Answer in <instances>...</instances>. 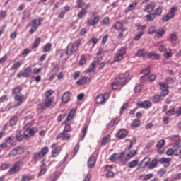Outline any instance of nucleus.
<instances>
[{
  "instance_id": "f257e3e1",
  "label": "nucleus",
  "mask_w": 181,
  "mask_h": 181,
  "mask_svg": "<svg viewBox=\"0 0 181 181\" xmlns=\"http://www.w3.org/2000/svg\"><path fill=\"white\" fill-rule=\"evenodd\" d=\"M25 127L27 129L23 132L25 139H29V138H32V136H35V134L38 131L37 127L30 128V127H32V124L30 123H28L25 125Z\"/></svg>"
},
{
  "instance_id": "f03ea898",
  "label": "nucleus",
  "mask_w": 181,
  "mask_h": 181,
  "mask_svg": "<svg viewBox=\"0 0 181 181\" xmlns=\"http://www.w3.org/2000/svg\"><path fill=\"white\" fill-rule=\"evenodd\" d=\"M42 18H38V19H33L29 23L28 26H31V28L30 29V33L32 35L33 33H35L37 30V28L40 26L42 24Z\"/></svg>"
},
{
  "instance_id": "7ed1b4c3",
  "label": "nucleus",
  "mask_w": 181,
  "mask_h": 181,
  "mask_svg": "<svg viewBox=\"0 0 181 181\" xmlns=\"http://www.w3.org/2000/svg\"><path fill=\"white\" fill-rule=\"evenodd\" d=\"M177 12V7L174 6L170 9L168 13L162 17L163 22H168V21H170V19H173L175 18V14Z\"/></svg>"
},
{
  "instance_id": "20e7f679",
  "label": "nucleus",
  "mask_w": 181,
  "mask_h": 181,
  "mask_svg": "<svg viewBox=\"0 0 181 181\" xmlns=\"http://www.w3.org/2000/svg\"><path fill=\"white\" fill-rule=\"evenodd\" d=\"M108 98H110V93H106L104 94H100L96 97L95 103L96 104H99L100 105H104V104L107 103Z\"/></svg>"
},
{
  "instance_id": "39448f33",
  "label": "nucleus",
  "mask_w": 181,
  "mask_h": 181,
  "mask_svg": "<svg viewBox=\"0 0 181 181\" xmlns=\"http://www.w3.org/2000/svg\"><path fill=\"white\" fill-rule=\"evenodd\" d=\"M22 160L16 162L13 166L8 170L9 175H16L19 170H21V165H22Z\"/></svg>"
},
{
  "instance_id": "423d86ee",
  "label": "nucleus",
  "mask_w": 181,
  "mask_h": 181,
  "mask_svg": "<svg viewBox=\"0 0 181 181\" xmlns=\"http://www.w3.org/2000/svg\"><path fill=\"white\" fill-rule=\"evenodd\" d=\"M127 53V48L122 47L118 49L117 55L114 58L115 62H120V60L124 59V56Z\"/></svg>"
},
{
  "instance_id": "0eeeda50",
  "label": "nucleus",
  "mask_w": 181,
  "mask_h": 181,
  "mask_svg": "<svg viewBox=\"0 0 181 181\" xmlns=\"http://www.w3.org/2000/svg\"><path fill=\"white\" fill-rule=\"evenodd\" d=\"M51 148L53 149L52 151V158H57L62 152V146H57V144L54 143L52 144Z\"/></svg>"
},
{
  "instance_id": "6e6552de",
  "label": "nucleus",
  "mask_w": 181,
  "mask_h": 181,
  "mask_svg": "<svg viewBox=\"0 0 181 181\" xmlns=\"http://www.w3.org/2000/svg\"><path fill=\"white\" fill-rule=\"evenodd\" d=\"M30 74H32V68H30V66H28L25 69H24L23 71H21L18 74H17V77H18V78H21V77H30Z\"/></svg>"
},
{
  "instance_id": "1a4fd4ad",
  "label": "nucleus",
  "mask_w": 181,
  "mask_h": 181,
  "mask_svg": "<svg viewBox=\"0 0 181 181\" xmlns=\"http://www.w3.org/2000/svg\"><path fill=\"white\" fill-rule=\"evenodd\" d=\"M47 153H49V147L45 146V147H43L41 149V151H39L38 153H35L33 156V158L36 159V158H37L38 156L40 159H43V158H45V156H46Z\"/></svg>"
},
{
  "instance_id": "9d476101",
  "label": "nucleus",
  "mask_w": 181,
  "mask_h": 181,
  "mask_svg": "<svg viewBox=\"0 0 181 181\" xmlns=\"http://www.w3.org/2000/svg\"><path fill=\"white\" fill-rule=\"evenodd\" d=\"M100 16L97 15L94 17H90L87 20V24L90 25V26H95L100 22Z\"/></svg>"
},
{
  "instance_id": "9b49d317",
  "label": "nucleus",
  "mask_w": 181,
  "mask_h": 181,
  "mask_svg": "<svg viewBox=\"0 0 181 181\" xmlns=\"http://www.w3.org/2000/svg\"><path fill=\"white\" fill-rule=\"evenodd\" d=\"M152 107V103L149 100H145L144 102L137 103V108H144V110H148Z\"/></svg>"
},
{
  "instance_id": "f8f14e48",
  "label": "nucleus",
  "mask_w": 181,
  "mask_h": 181,
  "mask_svg": "<svg viewBox=\"0 0 181 181\" xmlns=\"http://www.w3.org/2000/svg\"><path fill=\"white\" fill-rule=\"evenodd\" d=\"M23 152H25L23 147L18 146L11 150L8 154V156H16V155H21L23 153Z\"/></svg>"
},
{
  "instance_id": "ddd939ff",
  "label": "nucleus",
  "mask_w": 181,
  "mask_h": 181,
  "mask_svg": "<svg viewBox=\"0 0 181 181\" xmlns=\"http://www.w3.org/2000/svg\"><path fill=\"white\" fill-rule=\"evenodd\" d=\"M112 28V29H115V30H121V32H126V30H128V28L124 27V24L119 21L115 23Z\"/></svg>"
},
{
  "instance_id": "4468645a",
  "label": "nucleus",
  "mask_w": 181,
  "mask_h": 181,
  "mask_svg": "<svg viewBox=\"0 0 181 181\" xmlns=\"http://www.w3.org/2000/svg\"><path fill=\"white\" fill-rule=\"evenodd\" d=\"M74 52H78L77 49L72 42L69 43L66 47V56H72Z\"/></svg>"
},
{
  "instance_id": "2eb2a0df",
  "label": "nucleus",
  "mask_w": 181,
  "mask_h": 181,
  "mask_svg": "<svg viewBox=\"0 0 181 181\" xmlns=\"http://www.w3.org/2000/svg\"><path fill=\"white\" fill-rule=\"evenodd\" d=\"M44 105L45 106V108H53V107L56 105L54 98H45L44 100Z\"/></svg>"
},
{
  "instance_id": "dca6fc26",
  "label": "nucleus",
  "mask_w": 181,
  "mask_h": 181,
  "mask_svg": "<svg viewBox=\"0 0 181 181\" xmlns=\"http://www.w3.org/2000/svg\"><path fill=\"white\" fill-rule=\"evenodd\" d=\"M70 138H71V134H70V133L62 132L57 136L56 139H62V141H68V139H70Z\"/></svg>"
},
{
  "instance_id": "f3484780",
  "label": "nucleus",
  "mask_w": 181,
  "mask_h": 181,
  "mask_svg": "<svg viewBox=\"0 0 181 181\" xmlns=\"http://www.w3.org/2000/svg\"><path fill=\"white\" fill-rule=\"evenodd\" d=\"M15 101H17V106H21V104H23L25 101H26V98L25 96H23L22 95H16L14 96Z\"/></svg>"
},
{
  "instance_id": "a211bd4d",
  "label": "nucleus",
  "mask_w": 181,
  "mask_h": 181,
  "mask_svg": "<svg viewBox=\"0 0 181 181\" xmlns=\"http://www.w3.org/2000/svg\"><path fill=\"white\" fill-rule=\"evenodd\" d=\"M151 163V158L148 157H146L144 158L141 162H140V168H141V169H145V168H146V166H149V164Z\"/></svg>"
},
{
  "instance_id": "6ab92c4d",
  "label": "nucleus",
  "mask_w": 181,
  "mask_h": 181,
  "mask_svg": "<svg viewBox=\"0 0 181 181\" xmlns=\"http://www.w3.org/2000/svg\"><path fill=\"white\" fill-rule=\"evenodd\" d=\"M70 95H71L70 91L64 93L62 97V103H63V104H67V103L70 101Z\"/></svg>"
},
{
  "instance_id": "aec40b11",
  "label": "nucleus",
  "mask_w": 181,
  "mask_h": 181,
  "mask_svg": "<svg viewBox=\"0 0 181 181\" xmlns=\"http://www.w3.org/2000/svg\"><path fill=\"white\" fill-rule=\"evenodd\" d=\"M159 163H163L165 168H168V166H170V162H172V158H161L158 160Z\"/></svg>"
},
{
  "instance_id": "412c9836",
  "label": "nucleus",
  "mask_w": 181,
  "mask_h": 181,
  "mask_svg": "<svg viewBox=\"0 0 181 181\" xmlns=\"http://www.w3.org/2000/svg\"><path fill=\"white\" fill-rule=\"evenodd\" d=\"M88 82H90V78L87 76H83L81 79L76 81L77 86H86Z\"/></svg>"
},
{
  "instance_id": "4be33fe9",
  "label": "nucleus",
  "mask_w": 181,
  "mask_h": 181,
  "mask_svg": "<svg viewBox=\"0 0 181 181\" xmlns=\"http://www.w3.org/2000/svg\"><path fill=\"white\" fill-rule=\"evenodd\" d=\"M138 153L137 150H131L126 156H125V160L128 162L129 159L134 158Z\"/></svg>"
},
{
  "instance_id": "5701e85b",
  "label": "nucleus",
  "mask_w": 181,
  "mask_h": 181,
  "mask_svg": "<svg viewBox=\"0 0 181 181\" xmlns=\"http://www.w3.org/2000/svg\"><path fill=\"white\" fill-rule=\"evenodd\" d=\"M174 148V155L175 156H180L181 155V146L180 144L176 143L173 146Z\"/></svg>"
},
{
  "instance_id": "b1692460",
  "label": "nucleus",
  "mask_w": 181,
  "mask_h": 181,
  "mask_svg": "<svg viewBox=\"0 0 181 181\" xmlns=\"http://www.w3.org/2000/svg\"><path fill=\"white\" fill-rule=\"evenodd\" d=\"M147 57L148 59H153V60H159V58L160 57V56L155 52H147Z\"/></svg>"
},
{
  "instance_id": "393cba45",
  "label": "nucleus",
  "mask_w": 181,
  "mask_h": 181,
  "mask_svg": "<svg viewBox=\"0 0 181 181\" xmlns=\"http://www.w3.org/2000/svg\"><path fill=\"white\" fill-rule=\"evenodd\" d=\"M96 159L95 157L92 156L89 158V160H88V168H90V169H93V168H94V166H95V162H96Z\"/></svg>"
},
{
  "instance_id": "a878e982",
  "label": "nucleus",
  "mask_w": 181,
  "mask_h": 181,
  "mask_svg": "<svg viewBox=\"0 0 181 181\" xmlns=\"http://www.w3.org/2000/svg\"><path fill=\"white\" fill-rule=\"evenodd\" d=\"M87 129H88V126L85 125L81 130V141H84V138H86V135H87Z\"/></svg>"
},
{
  "instance_id": "bb28decb",
  "label": "nucleus",
  "mask_w": 181,
  "mask_h": 181,
  "mask_svg": "<svg viewBox=\"0 0 181 181\" xmlns=\"http://www.w3.org/2000/svg\"><path fill=\"white\" fill-rule=\"evenodd\" d=\"M129 76V71L125 72V74H120L118 78H116V80H123L124 83H127V77Z\"/></svg>"
},
{
  "instance_id": "cd10ccee",
  "label": "nucleus",
  "mask_w": 181,
  "mask_h": 181,
  "mask_svg": "<svg viewBox=\"0 0 181 181\" xmlns=\"http://www.w3.org/2000/svg\"><path fill=\"white\" fill-rule=\"evenodd\" d=\"M23 64V62L22 61H18L17 62H15L11 67V70H14L16 71Z\"/></svg>"
},
{
  "instance_id": "c85d7f7f",
  "label": "nucleus",
  "mask_w": 181,
  "mask_h": 181,
  "mask_svg": "<svg viewBox=\"0 0 181 181\" xmlns=\"http://www.w3.org/2000/svg\"><path fill=\"white\" fill-rule=\"evenodd\" d=\"M155 9V6L152 4H147L144 9V12H147L148 13H152Z\"/></svg>"
},
{
  "instance_id": "c756f323",
  "label": "nucleus",
  "mask_w": 181,
  "mask_h": 181,
  "mask_svg": "<svg viewBox=\"0 0 181 181\" xmlns=\"http://www.w3.org/2000/svg\"><path fill=\"white\" fill-rule=\"evenodd\" d=\"M166 33V30L163 28L158 29L156 32V36L158 38L160 39V37H163V35Z\"/></svg>"
},
{
  "instance_id": "7c9ffc66",
  "label": "nucleus",
  "mask_w": 181,
  "mask_h": 181,
  "mask_svg": "<svg viewBox=\"0 0 181 181\" xmlns=\"http://www.w3.org/2000/svg\"><path fill=\"white\" fill-rule=\"evenodd\" d=\"M22 92V88L21 86H16L13 88L11 93L13 95H18Z\"/></svg>"
},
{
  "instance_id": "2f4dec72",
  "label": "nucleus",
  "mask_w": 181,
  "mask_h": 181,
  "mask_svg": "<svg viewBox=\"0 0 181 181\" xmlns=\"http://www.w3.org/2000/svg\"><path fill=\"white\" fill-rule=\"evenodd\" d=\"M146 20L147 21V22H153V21H155V18H156V16H155V13H149L148 14L145 16Z\"/></svg>"
},
{
  "instance_id": "473e14b6",
  "label": "nucleus",
  "mask_w": 181,
  "mask_h": 181,
  "mask_svg": "<svg viewBox=\"0 0 181 181\" xmlns=\"http://www.w3.org/2000/svg\"><path fill=\"white\" fill-rule=\"evenodd\" d=\"M138 165H139V160H134L128 163V168H129L130 169H134V168H136Z\"/></svg>"
},
{
  "instance_id": "72a5a7b5",
  "label": "nucleus",
  "mask_w": 181,
  "mask_h": 181,
  "mask_svg": "<svg viewBox=\"0 0 181 181\" xmlns=\"http://www.w3.org/2000/svg\"><path fill=\"white\" fill-rule=\"evenodd\" d=\"M138 5V2L135 1L134 3L130 4L126 8V12H131V11H134L136 6Z\"/></svg>"
},
{
  "instance_id": "f704fd0d",
  "label": "nucleus",
  "mask_w": 181,
  "mask_h": 181,
  "mask_svg": "<svg viewBox=\"0 0 181 181\" xmlns=\"http://www.w3.org/2000/svg\"><path fill=\"white\" fill-rule=\"evenodd\" d=\"M141 73H143L144 74L141 78L142 80L144 78H145L151 74V66H148L146 69L141 70Z\"/></svg>"
},
{
  "instance_id": "c9c22d12",
  "label": "nucleus",
  "mask_w": 181,
  "mask_h": 181,
  "mask_svg": "<svg viewBox=\"0 0 181 181\" xmlns=\"http://www.w3.org/2000/svg\"><path fill=\"white\" fill-rule=\"evenodd\" d=\"M111 141V135L107 134L106 136L103 137V139L101 141V145L104 146V145H107L108 142Z\"/></svg>"
},
{
  "instance_id": "e433bc0d",
  "label": "nucleus",
  "mask_w": 181,
  "mask_h": 181,
  "mask_svg": "<svg viewBox=\"0 0 181 181\" xmlns=\"http://www.w3.org/2000/svg\"><path fill=\"white\" fill-rule=\"evenodd\" d=\"M127 136V132L125 129H120L117 133V137L119 139H122L123 138H125Z\"/></svg>"
},
{
  "instance_id": "4c0bfd02",
  "label": "nucleus",
  "mask_w": 181,
  "mask_h": 181,
  "mask_svg": "<svg viewBox=\"0 0 181 181\" xmlns=\"http://www.w3.org/2000/svg\"><path fill=\"white\" fill-rule=\"evenodd\" d=\"M158 86H160V90H168L169 88V85L165 82H158Z\"/></svg>"
},
{
  "instance_id": "58836bf2",
  "label": "nucleus",
  "mask_w": 181,
  "mask_h": 181,
  "mask_svg": "<svg viewBox=\"0 0 181 181\" xmlns=\"http://www.w3.org/2000/svg\"><path fill=\"white\" fill-rule=\"evenodd\" d=\"M136 56H138L139 57H147L148 52H145V49H139L136 53Z\"/></svg>"
},
{
  "instance_id": "ea45409f",
  "label": "nucleus",
  "mask_w": 181,
  "mask_h": 181,
  "mask_svg": "<svg viewBox=\"0 0 181 181\" xmlns=\"http://www.w3.org/2000/svg\"><path fill=\"white\" fill-rule=\"evenodd\" d=\"M74 114H76V110L72 109V110L69 112V115H68V116H67V117H66V121H71V119H73V118H74Z\"/></svg>"
},
{
  "instance_id": "a19ab883",
  "label": "nucleus",
  "mask_w": 181,
  "mask_h": 181,
  "mask_svg": "<svg viewBox=\"0 0 181 181\" xmlns=\"http://www.w3.org/2000/svg\"><path fill=\"white\" fill-rule=\"evenodd\" d=\"M151 100L154 104H158V103L162 100V96H160V95H156L152 97Z\"/></svg>"
},
{
  "instance_id": "79ce46f5",
  "label": "nucleus",
  "mask_w": 181,
  "mask_h": 181,
  "mask_svg": "<svg viewBox=\"0 0 181 181\" xmlns=\"http://www.w3.org/2000/svg\"><path fill=\"white\" fill-rule=\"evenodd\" d=\"M156 166H158V160L153 159L148 165V169H154Z\"/></svg>"
},
{
  "instance_id": "37998d69",
  "label": "nucleus",
  "mask_w": 181,
  "mask_h": 181,
  "mask_svg": "<svg viewBox=\"0 0 181 181\" xmlns=\"http://www.w3.org/2000/svg\"><path fill=\"white\" fill-rule=\"evenodd\" d=\"M165 139H161L158 141L156 146L158 149H160L163 148V146H165Z\"/></svg>"
},
{
  "instance_id": "c03bdc74",
  "label": "nucleus",
  "mask_w": 181,
  "mask_h": 181,
  "mask_svg": "<svg viewBox=\"0 0 181 181\" xmlns=\"http://www.w3.org/2000/svg\"><path fill=\"white\" fill-rule=\"evenodd\" d=\"M86 13H87V11L86 10V8H81V10L78 13V18L79 19H83V18H84V16L86 15Z\"/></svg>"
},
{
  "instance_id": "a18cd8bd",
  "label": "nucleus",
  "mask_w": 181,
  "mask_h": 181,
  "mask_svg": "<svg viewBox=\"0 0 181 181\" xmlns=\"http://www.w3.org/2000/svg\"><path fill=\"white\" fill-rule=\"evenodd\" d=\"M141 125V120L134 119L131 124L132 128H138Z\"/></svg>"
},
{
  "instance_id": "49530a36",
  "label": "nucleus",
  "mask_w": 181,
  "mask_h": 181,
  "mask_svg": "<svg viewBox=\"0 0 181 181\" xmlns=\"http://www.w3.org/2000/svg\"><path fill=\"white\" fill-rule=\"evenodd\" d=\"M40 45V38L37 37L35 40V42L33 43L32 46V49H37L39 47V45Z\"/></svg>"
},
{
  "instance_id": "de8ad7c7",
  "label": "nucleus",
  "mask_w": 181,
  "mask_h": 181,
  "mask_svg": "<svg viewBox=\"0 0 181 181\" xmlns=\"http://www.w3.org/2000/svg\"><path fill=\"white\" fill-rule=\"evenodd\" d=\"M16 137L17 140L21 141H23V138H25V135L24 134L22 135V133L21 132V131H18L16 132Z\"/></svg>"
},
{
  "instance_id": "09e8293b",
  "label": "nucleus",
  "mask_w": 181,
  "mask_h": 181,
  "mask_svg": "<svg viewBox=\"0 0 181 181\" xmlns=\"http://www.w3.org/2000/svg\"><path fill=\"white\" fill-rule=\"evenodd\" d=\"M119 84H122V83L118 81V79H115L114 82L112 83V88H113V90H117Z\"/></svg>"
},
{
  "instance_id": "8fccbe9b",
  "label": "nucleus",
  "mask_w": 181,
  "mask_h": 181,
  "mask_svg": "<svg viewBox=\"0 0 181 181\" xmlns=\"http://www.w3.org/2000/svg\"><path fill=\"white\" fill-rule=\"evenodd\" d=\"M18 117L17 116H14L11 119H10V124L11 127H14V125H16V124L18 123Z\"/></svg>"
},
{
  "instance_id": "3c124183",
  "label": "nucleus",
  "mask_w": 181,
  "mask_h": 181,
  "mask_svg": "<svg viewBox=\"0 0 181 181\" xmlns=\"http://www.w3.org/2000/svg\"><path fill=\"white\" fill-rule=\"evenodd\" d=\"M162 12H163V9L162 8V7H158L157 8L155 9L154 11V14H155V16H160V15H162Z\"/></svg>"
},
{
  "instance_id": "603ef678",
  "label": "nucleus",
  "mask_w": 181,
  "mask_h": 181,
  "mask_svg": "<svg viewBox=\"0 0 181 181\" xmlns=\"http://www.w3.org/2000/svg\"><path fill=\"white\" fill-rule=\"evenodd\" d=\"M110 160L111 162H117V160H119L118 158V153H114L110 157Z\"/></svg>"
},
{
  "instance_id": "864d4df0",
  "label": "nucleus",
  "mask_w": 181,
  "mask_h": 181,
  "mask_svg": "<svg viewBox=\"0 0 181 181\" xmlns=\"http://www.w3.org/2000/svg\"><path fill=\"white\" fill-rule=\"evenodd\" d=\"M52 95H53V90L52 89L47 90L45 93V98H53Z\"/></svg>"
},
{
  "instance_id": "5fc2aeb1",
  "label": "nucleus",
  "mask_w": 181,
  "mask_h": 181,
  "mask_svg": "<svg viewBox=\"0 0 181 181\" xmlns=\"http://www.w3.org/2000/svg\"><path fill=\"white\" fill-rule=\"evenodd\" d=\"M148 35H153V33H156V26L152 25L148 28Z\"/></svg>"
},
{
  "instance_id": "6e6d98bb",
  "label": "nucleus",
  "mask_w": 181,
  "mask_h": 181,
  "mask_svg": "<svg viewBox=\"0 0 181 181\" xmlns=\"http://www.w3.org/2000/svg\"><path fill=\"white\" fill-rule=\"evenodd\" d=\"M50 50H52V44L47 43L43 47V51L45 52H50Z\"/></svg>"
},
{
  "instance_id": "4d7b16f0",
  "label": "nucleus",
  "mask_w": 181,
  "mask_h": 181,
  "mask_svg": "<svg viewBox=\"0 0 181 181\" xmlns=\"http://www.w3.org/2000/svg\"><path fill=\"white\" fill-rule=\"evenodd\" d=\"M73 45L75 47V49L78 52V47H80V45H81V41L80 40H76Z\"/></svg>"
},
{
  "instance_id": "13d9d810",
  "label": "nucleus",
  "mask_w": 181,
  "mask_h": 181,
  "mask_svg": "<svg viewBox=\"0 0 181 181\" xmlns=\"http://www.w3.org/2000/svg\"><path fill=\"white\" fill-rule=\"evenodd\" d=\"M102 25H103L104 26L110 25V18L105 17V18H103V20L102 21Z\"/></svg>"
},
{
  "instance_id": "bf43d9fd",
  "label": "nucleus",
  "mask_w": 181,
  "mask_h": 181,
  "mask_svg": "<svg viewBox=\"0 0 181 181\" xmlns=\"http://www.w3.org/2000/svg\"><path fill=\"white\" fill-rule=\"evenodd\" d=\"M171 141L174 142H180V136L179 135H175L170 137Z\"/></svg>"
},
{
  "instance_id": "052dcab7",
  "label": "nucleus",
  "mask_w": 181,
  "mask_h": 181,
  "mask_svg": "<svg viewBox=\"0 0 181 181\" xmlns=\"http://www.w3.org/2000/svg\"><path fill=\"white\" fill-rule=\"evenodd\" d=\"M76 4L78 5V8H81L83 6L86 5V2H84L83 0H77Z\"/></svg>"
},
{
  "instance_id": "680f3d73",
  "label": "nucleus",
  "mask_w": 181,
  "mask_h": 181,
  "mask_svg": "<svg viewBox=\"0 0 181 181\" xmlns=\"http://www.w3.org/2000/svg\"><path fill=\"white\" fill-rule=\"evenodd\" d=\"M176 114V111L175 110V108H173L168 111L166 112V115L168 117H170L172 115H175Z\"/></svg>"
},
{
  "instance_id": "e2e57ef3",
  "label": "nucleus",
  "mask_w": 181,
  "mask_h": 181,
  "mask_svg": "<svg viewBox=\"0 0 181 181\" xmlns=\"http://www.w3.org/2000/svg\"><path fill=\"white\" fill-rule=\"evenodd\" d=\"M70 131H71V125H70V124H66L64 127V132H70Z\"/></svg>"
},
{
  "instance_id": "0e129e2a",
  "label": "nucleus",
  "mask_w": 181,
  "mask_h": 181,
  "mask_svg": "<svg viewBox=\"0 0 181 181\" xmlns=\"http://www.w3.org/2000/svg\"><path fill=\"white\" fill-rule=\"evenodd\" d=\"M65 117H66V114L65 113L59 115L58 116V117L57 118V122H62V121H63V119H64Z\"/></svg>"
},
{
  "instance_id": "69168bd1",
  "label": "nucleus",
  "mask_w": 181,
  "mask_h": 181,
  "mask_svg": "<svg viewBox=\"0 0 181 181\" xmlns=\"http://www.w3.org/2000/svg\"><path fill=\"white\" fill-rule=\"evenodd\" d=\"M86 56L81 55V59H80V61H79V64H80V66H83V65L86 64Z\"/></svg>"
},
{
  "instance_id": "338daca9",
  "label": "nucleus",
  "mask_w": 181,
  "mask_h": 181,
  "mask_svg": "<svg viewBox=\"0 0 181 181\" xmlns=\"http://www.w3.org/2000/svg\"><path fill=\"white\" fill-rule=\"evenodd\" d=\"M142 36H144V31L140 32L139 34H137L136 36H134V40H139V39H141V37H142Z\"/></svg>"
},
{
  "instance_id": "774afa93",
  "label": "nucleus",
  "mask_w": 181,
  "mask_h": 181,
  "mask_svg": "<svg viewBox=\"0 0 181 181\" xmlns=\"http://www.w3.org/2000/svg\"><path fill=\"white\" fill-rule=\"evenodd\" d=\"M0 168L1 170H6V169H9V164L2 163Z\"/></svg>"
}]
</instances>
